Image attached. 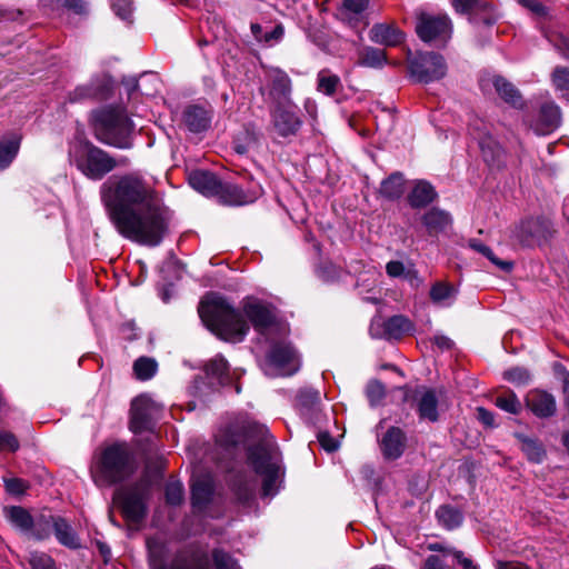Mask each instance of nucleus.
I'll return each mask as SVG.
<instances>
[{"label": "nucleus", "instance_id": "bb28decb", "mask_svg": "<svg viewBox=\"0 0 569 569\" xmlns=\"http://www.w3.org/2000/svg\"><path fill=\"white\" fill-rule=\"evenodd\" d=\"M561 124V110L553 101L543 103L540 108L539 123L535 129L538 134L555 131Z\"/></svg>", "mask_w": 569, "mask_h": 569}, {"label": "nucleus", "instance_id": "cd10ccee", "mask_svg": "<svg viewBox=\"0 0 569 569\" xmlns=\"http://www.w3.org/2000/svg\"><path fill=\"white\" fill-rule=\"evenodd\" d=\"M405 39V34L395 26L377 23L370 30V40L386 47H396Z\"/></svg>", "mask_w": 569, "mask_h": 569}, {"label": "nucleus", "instance_id": "4c0bfd02", "mask_svg": "<svg viewBox=\"0 0 569 569\" xmlns=\"http://www.w3.org/2000/svg\"><path fill=\"white\" fill-rule=\"evenodd\" d=\"M56 519L57 517L51 515H41L33 518V527L31 531H28V535L38 541L48 539L54 530Z\"/></svg>", "mask_w": 569, "mask_h": 569}, {"label": "nucleus", "instance_id": "f03ea898", "mask_svg": "<svg viewBox=\"0 0 569 569\" xmlns=\"http://www.w3.org/2000/svg\"><path fill=\"white\" fill-rule=\"evenodd\" d=\"M111 221L124 238L142 243V176L113 174L100 189Z\"/></svg>", "mask_w": 569, "mask_h": 569}, {"label": "nucleus", "instance_id": "c85d7f7f", "mask_svg": "<svg viewBox=\"0 0 569 569\" xmlns=\"http://www.w3.org/2000/svg\"><path fill=\"white\" fill-rule=\"evenodd\" d=\"M53 532L60 545L69 549H78L81 547L79 536L66 519L57 517Z\"/></svg>", "mask_w": 569, "mask_h": 569}, {"label": "nucleus", "instance_id": "a19ab883", "mask_svg": "<svg viewBox=\"0 0 569 569\" xmlns=\"http://www.w3.org/2000/svg\"><path fill=\"white\" fill-rule=\"evenodd\" d=\"M517 438L521 441V450L531 462L540 463L543 461L546 451L538 440L523 435H517Z\"/></svg>", "mask_w": 569, "mask_h": 569}, {"label": "nucleus", "instance_id": "b1692460", "mask_svg": "<svg viewBox=\"0 0 569 569\" xmlns=\"http://www.w3.org/2000/svg\"><path fill=\"white\" fill-rule=\"evenodd\" d=\"M212 110L201 106H189L183 111V122L191 132H202L209 129Z\"/></svg>", "mask_w": 569, "mask_h": 569}, {"label": "nucleus", "instance_id": "58836bf2", "mask_svg": "<svg viewBox=\"0 0 569 569\" xmlns=\"http://www.w3.org/2000/svg\"><path fill=\"white\" fill-rule=\"evenodd\" d=\"M405 191V180L401 173H392L383 180L380 186V193L387 199L395 200L402 196Z\"/></svg>", "mask_w": 569, "mask_h": 569}, {"label": "nucleus", "instance_id": "603ef678", "mask_svg": "<svg viewBox=\"0 0 569 569\" xmlns=\"http://www.w3.org/2000/svg\"><path fill=\"white\" fill-rule=\"evenodd\" d=\"M29 563L31 569H56L53 559L44 552H30Z\"/></svg>", "mask_w": 569, "mask_h": 569}, {"label": "nucleus", "instance_id": "7c9ffc66", "mask_svg": "<svg viewBox=\"0 0 569 569\" xmlns=\"http://www.w3.org/2000/svg\"><path fill=\"white\" fill-rule=\"evenodd\" d=\"M437 197L435 188L427 181H418L410 194L408 201L412 208H422L431 203Z\"/></svg>", "mask_w": 569, "mask_h": 569}, {"label": "nucleus", "instance_id": "2eb2a0df", "mask_svg": "<svg viewBox=\"0 0 569 569\" xmlns=\"http://www.w3.org/2000/svg\"><path fill=\"white\" fill-rule=\"evenodd\" d=\"M413 329L412 322L405 316H393L386 321L373 320L370 335L373 338L399 339Z\"/></svg>", "mask_w": 569, "mask_h": 569}, {"label": "nucleus", "instance_id": "72a5a7b5", "mask_svg": "<svg viewBox=\"0 0 569 569\" xmlns=\"http://www.w3.org/2000/svg\"><path fill=\"white\" fill-rule=\"evenodd\" d=\"M450 222V216L446 211L437 208L427 211L422 217V223L430 234L443 231Z\"/></svg>", "mask_w": 569, "mask_h": 569}, {"label": "nucleus", "instance_id": "052dcab7", "mask_svg": "<svg viewBox=\"0 0 569 569\" xmlns=\"http://www.w3.org/2000/svg\"><path fill=\"white\" fill-rule=\"evenodd\" d=\"M6 490L11 495H23L28 489V483L19 478L4 479Z\"/></svg>", "mask_w": 569, "mask_h": 569}, {"label": "nucleus", "instance_id": "6e6d98bb", "mask_svg": "<svg viewBox=\"0 0 569 569\" xmlns=\"http://www.w3.org/2000/svg\"><path fill=\"white\" fill-rule=\"evenodd\" d=\"M317 274L325 282H333L341 277L342 270L333 263H325L318 268Z\"/></svg>", "mask_w": 569, "mask_h": 569}, {"label": "nucleus", "instance_id": "4d7b16f0", "mask_svg": "<svg viewBox=\"0 0 569 569\" xmlns=\"http://www.w3.org/2000/svg\"><path fill=\"white\" fill-rule=\"evenodd\" d=\"M212 558L217 569H240L238 563L227 552L214 550Z\"/></svg>", "mask_w": 569, "mask_h": 569}, {"label": "nucleus", "instance_id": "e2e57ef3", "mask_svg": "<svg viewBox=\"0 0 569 569\" xmlns=\"http://www.w3.org/2000/svg\"><path fill=\"white\" fill-rule=\"evenodd\" d=\"M123 89L130 100L133 94L138 92L139 89V79L137 77H124L122 80Z\"/></svg>", "mask_w": 569, "mask_h": 569}, {"label": "nucleus", "instance_id": "a878e982", "mask_svg": "<svg viewBox=\"0 0 569 569\" xmlns=\"http://www.w3.org/2000/svg\"><path fill=\"white\" fill-rule=\"evenodd\" d=\"M188 182L193 190L207 197L217 196L221 184L214 173L204 170L190 172Z\"/></svg>", "mask_w": 569, "mask_h": 569}, {"label": "nucleus", "instance_id": "9d476101", "mask_svg": "<svg viewBox=\"0 0 569 569\" xmlns=\"http://www.w3.org/2000/svg\"><path fill=\"white\" fill-rule=\"evenodd\" d=\"M411 77L421 83L439 81L447 74L445 58L436 52H423L413 57L409 62Z\"/></svg>", "mask_w": 569, "mask_h": 569}, {"label": "nucleus", "instance_id": "1a4fd4ad", "mask_svg": "<svg viewBox=\"0 0 569 569\" xmlns=\"http://www.w3.org/2000/svg\"><path fill=\"white\" fill-rule=\"evenodd\" d=\"M553 223L546 217H535L521 220L512 234L522 246L533 247L547 243L553 237Z\"/></svg>", "mask_w": 569, "mask_h": 569}, {"label": "nucleus", "instance_id": "864d4df0", "mask_svg": "<svg viewBox=\"0 0 569 569\" xmlns=\"http://www.w3.org/2000/svg\"><path fill=\"white\" fill-rule=\"evenodd\" d=\"M503 378L515 385L523 386V385L529 383L530 373L527 369H525L522 367H515V368H511V369L505 371Z\"/></svg>", "mask_w": 569, "mask_h": 569}, {"label": "nucleus", "instance_id": "de8ad7c7", "mask_svg": "<svg viewBox=\"0 0 569 569\" xmlns=\"http://www.w3.org/2000/svg\"><path fill=\"white\" fill-rule=\"evenodd\" d=\"M39 2L44 8H49L51 10L56 9L59 6H62L74 11L78 14L84 13L87 9L84 0H39Z\"/></svg>", "mask_w": 569, "mask_h": 569}, {"label": "nucleus", "instance_id": "c756f323", "mask_svg": "<svg viewBox=\"0 0 569 569\" xmlns=\"http://www.w3.org/2000/svg\"><path fill=\"white\" fill-rule=\"evenodd\" d=\"M204 371L207 377L217 381L219 386H226L230 382L229 365L221 355L210 359L204 366Z\"/></svg>", "mask_w": 569, "mask_h": 569}, {"label": "nucleus", "instance_id": "ea45409f", "mask_svg": "<svg viewBox=\"0 0 569 569\" xmlns=\"http://www.w3.org/2000/svg\"><path fill=\"white\" fill-rule=\"evenodd\" d=\"M20 148V137L12 134L0 141V170L6 169L16 158Z\"/></svg>", "mask_w": 569, "mask_h": 569}, {"label": "nucleus", "instance_id": "8fccbe9b", "mask_svg": "<svg viewBox=\"0 0 569 569\" xmlns=\"http://www.w3.org/2000/svg\"><path fill=\"white\" fill-rule=\"evenodd\" d=\"M183 486L179 481H169L166 486V501L171 506H179L183 501Z\"/></svg>", "mask_w": 569, "mask_h": 569}, {"label": "nucleus", "instance_id": "f3484780", "mask_svg": "<svg viewBox=\"0 0 569 569\" xmlns=\"http://www.w3.org/2000/svg\"><path fill=\"white\" fill-rule=\"evenodd\" d=\"M378 442L383 458L396 460L406 449L407 437L399 427H390L381 436L378 433Z\"/></svg>", "mask_w": 569, "mask_h": 569}, {"label": "nucleus", "instance_id": "39448f33", "mask_svg": "<svg viewBox=\"0 0 569 569\" xmlns=\"http://www.w3.org/2000/svg\"><path fill=\"white\" fill-rule=\"evenodd\" d=\"M91 126L96 138L120 149H128L133 141V124L120 108H101L91 113Z\"/></svg>", "mask_w": 569, "mask_h": 569}, {"label": "nucleus", "instance_id": "37998d69", "mask_svg": "<svg viewBox=\"0 0 569 569\" xmlns=\"http://www.w3.org/2000/svg\"><path fill=\"white\" fill-rule=\"evenodd\" d=\"M129 429L139 436L142 432V396H136L129 409Z\"/></svg>", "mask_w": 569, "mask_h": 569}, {"label": "nucleus", "instance_id": "7ed1b4c3", "mask_svg": "<svg viewBox=\"0 0 569 569\" xmlns=\"http://www.w3.org/2000/svg\"><path fill=\"white\" fill-rule=\"evenodd\" d=\"M248 428V463L262 478V495L273 497L279 490L283 473L279 448L264 426L252 423Z\"/></svg>", "mask_w": 569, "mask_h": 569}, {"label": "nucleus", "instance_id": "9b49d317", "mask_svg": "<svg viewBox=\"0 0 569 569\" xmlns=\"http://www.w3.org/2000/svg\"><path fill=\"white\" fill-rule=\"evenodd\" d=\"M300 362L295 349L288 343L273 345L267 356L268 376H292L299 370Z\"/></svg>", "mask_w": 569, "mask_h": 569}, {"label": "nucleus", "instance_id": "aec40b11", "mask_svg": "<svg viewBox=\"0 0 569 569\" xmlns=\"http://www.w3.org/2000/svg\"><path fill=\"white\" fill-rule=\"evenodd\" d=\"M526 406L538 418H549L556 413L557 403L555 397L543 390L535 389L526 396Z\"/></svg>", "mask_w": 569, "mask_h": 569}, {"label": "nucleus", "instance_id": "c03bdc74", "mask_svg": "<svg viewBox=\"0 0 569 569\" xmlns=\"http://www.w3.org/2000/svg\"><path fill=\"white\" fill-rule=\"evenodd\" d=\"M551 81L555 89L561 93V98L569 100V68L556 67Z\"/></svg>", "mask_w": 569, "mask_h": 569}, {"label": "nucleus", "instance_id": "338daca9", "mask_svg": "<svg viewBox=\"0 0 569 569\" xmlns=\"http://www.w3.org/2000/svg\"><path fill=\"white\" fill-rule=\"evenodd\" d=\"M318 440L321 447L329 452L338 448L337 441L327 432L319 433Z\"/></svg>", "mask_w": 569, "mask_h": 569}, {"label": "nucleus", "instance_id": "e433bc0d", "mask_svg": "<svg viewBox=\"0 0 569 569\" xmlns=\"http://www.w3.org/2000/svg\"><path fill=\"white\" fill-rule=\"evenodd\" d=\"M387 62V54L382 49L366 47L359 52V66L378 69L382 68Z\"/></svg>", "mask_w": 569, "mask_h": 569}, {"label": "nucleus", "instance_id": "4468645a", "mask_svg": "<svg viewBox=\"0 0 569 569\" xmlns=\"http://www.w3.org/2000/svg\"><path fill=\"white\" fill-rule=\"evenodd\" d=\"M483 93H491L492 90L507 103L515 108L523 106L520 92L516 87L498 74L485 73L479 80Z\"/></svg>", "mask_w": 569, "mask_h": 569}, {"label": "nucleus", "instance_id": "ddd939ff", "mask_svg": "<svg viewBox=\"0 0 569 569\" xmlns=\"http://www.w3.org/2000/svg\"><path fill=\"white\" fill-rule=\"evenodd\" d=\"M451 29V21L447 16L421 14L416 26L419 38L425 42L445 41L450 37Z\"/></svg>", "mask_w": 569, "mask_h": 569}, {"label": "nucleus", "instance_id": "473e14b6", "mask_svg": "<svg viewBox=\"0 0 569 569\" xmlns=\"http://www.w3.org/2000/svg\"><path fill=\"white\" fill-rule=\"evenodd\" d=\"M8 521L18 530L28 533L33 527V517L30 512L19 506H12L4 509Z\"/></svg>", "mask_w": 569, "mask_h": 569}, {"label": "nucleus", "instance_id": "bf43d9fd", "mask_svg": "<svg viewBox=\"0 0 569 569\" xmlns=\"http://www.w3.org/2000/svg\"><path fill=\"white\" fill-rule=\"evenodd\" d=\"M112 9L122 20H129L132 13L130 0H112Z\"/></svg>", "mask_w": 569, "mask_h": 569}, {"label": "nucleus", "instance_id": "6ab92c4d", "mask_svg": "<svg viewBox=\"0 0 569 569\" xmlns=\"http://www.w3.org/2000/svg\"><path fill=\"white\" fill-rule=\"evenodd\" d=\"M214 489L213 478L209 473L193 475L191 485L192 507L202 511L211 501Z\"/></svg>", "mask_w": 569, "mask_h": 569}, {"label": "nucleus", "instance_id": "49530a36", "mask_svg": "<svg viewBox=\"0 0 569 569\" xmlns=\"http://www.w3.org/2000/svg\"><path fill=\"white\" fill-rule=\"evenodd\" d=\"M487 8H478L470 16V21L492 26L499 19V14L492 3L486 1Z\"/></svg>", "mask_w": 569, "mask_h": 569}, {"label": "nucleus", "instance_id": "09e8293b", "mask_svg": "<svg viewBox=\"0 0 569 569\" xmlns=\"http://www.w3.org/2000/svg\"><path fill=\"white\" fill-rule=\"evenodd\" d=\"M320 401V392L315 389H302L297 395V405L301 410H312Z\"/></svg>", "mask_w": 569, "mask_h": 569}, {"label": "nucleus", "instance_id": "f704fd0d", "mask_svg": "<svg viewBox=\"0 0 569 569\" xmlns=\"http://www.w3.org/2000/svg\"><path fill=\"white\" fill-rule=\"evenodd\" d=\"M456 296V288L448 282L438 281L430 289V299L439 307H450Z\"/></svg>", "mask_w": 569, "mask_h": 569}, {"label": "nucleus", "instance_id": "69168bd1", "mask_svg": "<svg viewBox=\"0 0 569 569\" xmlns=\"http://www.w3.org/2000/svg\"><path fill=\"white\" fill-rule=\"evenodd\" d=\"M421 569H448V567L439 556L430 555L425 560Z\"/></svg>", "mask_w": 569, "mask_h": 569}, {"label": "nucleus", "instance_id": "13d9d810", "mask_svg": "<svg viewBox=\"0 0 569 569\" xmlns=\"http://www.w3.org/2000/svg\"><path fill=\"white\" fill-rule=\"evenodd\" d=\"M369 4V0H343L342 13L343 14H360Z\"/></svg>", "mask_w": 569, "mask_h": 569}, {"label": "nucleus", "instance_id": "423d86ee", "mask_svg": "<svg viewBox=\"0 0 569 569\" xmlns=\"http://www.w3.org/2000/svg\"><path fill=\"white\" fill-rule=\"evenodd\" d=\"M69 156L78 170L92 180L102 179L107 173L120 166V162L110 157L106 151L86 140L81 132H78L74 140L70 143Z\"/></svg>", "mask_w": 569, "mask_h": 569}, {"label": "nucleus", "instance_id": "5701e85b", "mask_svg": "<svg viewBox=\"0 0 569 569\" xmlns=\"http://www.w3.org/2000/svg\"><path fill=\"white\" fill-rule=\"evenodd\" d=\"M417 412L421 420L436 422L439 419L438 397L433 389L421 388L416 391Z\"/></svg>", "mask_w": 569, "mask_h": 569}, {"label": "nucleus", "instance_id": "2f4dec72", "mask_svg": "<svg viewBox=\"0 0 569 569\" xmlns=\"http://www.w3.org/2000/svg\"><path fill=\"white\" fill-rule=\"evenodd\" d=\"M473 134L478 140L485 161L488 163L497 162L502 154V149L499 143L488 132L479 131Z\"/></svg>", "mask_w": 569, "mask_h": 569}, {"label": "nucleus", "instance_id": "c9c22d12", "mask_svg": "<svg viewBox=\"0 0 569 569\" xmlns=\"http://www.w3.org/2000/svg\"><path fill=\"white\" fill-rule=\"evenodd\" d=\"M342 88L339 76L332 73L329 69H322L317 73V91L332 97Z\"/></svg>", "mask_w": 569, "mask_h": 569}, {"label": "nucleus", "instance_id": "f8f14e48", "mask_svg": "<svg viewBox=\"0 0 569 569\" xmlns=\"http://www.w3.org/2000/svg\"><path fill=\"white\" fill-rule=\"evenodd\" d=\"M242 312L260 335H267L276 326V315L272 307L261 300H244Z\"/></svg>", "mask_w": 569, "mask_h": 569}, {"label": "nucleus", "instance_id": "0e129e2a", "mask_svg": "<svg viewBox=\"0 0 569 569\" xmlns=\"http://www.w3.org/2000/svg\"><path fill=\"white\" fill-rule=\"evenodd\" d=\"M492 264H495L497 268L505 272H510L513 269V262L508 260H501L499 259L493 251L491 250V254L485 256Z\"/></svg>", "mask_w": 569, "mask_h": 569}, {"label": "nucleus", "instance_id": "393cba45", "mask_svg": "<svg viewBox=\"0 0 569 569\" xmlns=\"http://www.w3.org/2000/svg\"><path fill=\"white\" fill-rule=\"evenodd\" d=\"M270 79V96L278 102H287L290 99L292 84L289 76L279 68H273L269 71Z\"/></svg>", "mask_w": 569, "mask_h": 569}, {"label": "nucleus", "instance_id": "774afa93", "mask_svg": "<svg viewBox=\"0 0 569 569\" xmlns=\"http://www.w3.org/2000/svg\"><path fill=\"white\" fill-rule=\"evenodd\" d=\"M496 569H530V567L523 562L498 560L496 561Z\"/></svg>", "mask_w": 569, "mask_h": 569}, {"label": "nucleus", "instance_id": "680f3d73", "mask_svg": "<svg viewBox=\"0 0 569 569\" xmlns=\"http://www.w3.org/2000/svg\"><path fill=\"white\" fill-rule=\"evenodd\" d=\"M19 441L16 436L9 431H0V451H17Z\"/></svg>", "mask_w": 569, "mask_h": 569}, {"label": "nucleus", "instance_id": "412c9836", "mask_svg": "<svg viewBox=\"0 0 569 569\" xmlns=\"http://www.w3.org/2000/svg\"><path fill=\"white\" fill-rule=\"evenodd\" d=\"M149 565L151 569H210L208 556L202 551L179 556L177 561L170 567L162 565L151 556Z\"/></svg>", "mask_w": 569, "mask_h": 569}, {"label": "nucleus", "instance_id": "0eeeda50", "mask_svg": "<svg viewBox=\"0 0 569 569\" xmlns=\"http://www.w3.org/2000/svg\"><path fill=\"white\" fill-rule=\"evenodd\" d=\"M171 214L160 199L144 190V246H158L169 230Z\"/></svg>", "mask_w": 569, "mask_h": 569}, {"label": "nucleus", "instance_id": "f257e3e1", "mask_svg": "<svg viewBox=\"0 0 569 569\" xmlns=\"http://www.w3.org/2000/svg\"><path fill=\"white\" fill-rule=\"evenodd\" d=\"M90 477L99 488L121 485L113 493V505L119 509L129 537L142 528V476L139 458L126 441L100 446L90 463Z\"/></svg>", "mask_w": 569, "mask_h": 569}, {"label": "nucleus", "instance_id": "a211bd4d", "mask_svg": "<svg viewBox=\"0 0 569 569\" xmlns=\"http://www.w3.org/2000/svg\"><path fill=\"white\" fill-rule=\"evenodd\" d=\"M112 89V80L103 74L91 81L90 84L77 87L70 94L71 102H81L88 99L103 100Z\"/></svg>", "mask_w": 569, "mask_h": 569}, {"label": "nucleus", "instance_id": "3c124183", "mask_svg": "<svg viewBox=\"0 0 569 569\" xmlns=\"http://www.w3.org/2000/svg\"><path fill=\"white\" fill-rule=\"evenodd\" d=\"M366 393L372 407L379 405L386 396L385 386L378 381L372 380L367 385Z\"/></svg>", "mask_w": 569, "mask_h": 569}, {"label": "nucleus", "instance_id": "a18cd8bd", "mask_svg": "<svg viewBox=\"0 0 569 569\" xmlns=\"http://www.w3.org/2000/svg\"><path fill=\"white\" fill-rule=\"evenodd\" d=\"M495 405L499 409L512 415H517L521 410V402L517 395L511 390H508L498 396L495 400Z\"/></svg>", "mask_w": 569, "mask_h": 569}, {"label": "nucleus", "instance_id": "dca6fc26", "mask_svg": "<svg viewBox=\"0 0 569 569\" xmlns=\"http://www.w3.org/2000/svg\"><path fill=\"white\" fill-rule=\"evenodd\" d=\"M261 194L258 184L243 189L236 183H221L217 197L220 202L228 206H244L254 202Z\"/></svg>", "mask_w": 569, "mask_h": 569}, {"label": "nucleus", "instance_id": "79ce46f5", "mask_svg": "<svg viewBox=\"0 0 569 569\" xmlns=\"http://www.w3.org/2000/svg\"><path fill=\"white\" fill-rule=\"evenodd\" d=\"M436 515L439 523L448 530L458 528L463 520L462 513L450 506H441Z\"/></svg>", "mask_w": 569, "mask_h": 569}, {"label": "nucleus", "instance_id": "6e6552de", "mask_svg": "<svg viewBox=\"0 0 569 569\" xmlns=\"http://www.w3.org/2000/svg\"><path fill=\"white\" fill-rule=\"evenodd\" d=\"M270 118L272 132L282 139L296 137L303 123L297 106L291 100L276 103L270 110Z\"/></svg>", "mask_w": 569, "mask_h": 569}, {"label": "nucleus", "instance_id": "20e7f679", "mask_svg": "<svg viewBox=\"0 0 569 569\" xmlns=\"http://www.w3.org/2000/svg\"><path fill=\"white\" fill-rule=\"evenodd\" d=\"M198 313L207 328L224 341L240 342L249 331L241 312L216 293L207 295L201 300Z\"/></svg>", "mask_w": 569, "mask_h": 569}, {"label": "nucleus", "instance_id": "5fc2aeb1", "mask_svg": "<svg viewBox=\"0 0 569 569\" xmlns=\"http://www.w3.org/2000/svg\"><path fill=\"white\" fill-rule=\"evenodd\" d=\"M452 6L458 13L469 16L478 8H487L486 0H452Z\"/></svg>", "mask_w": 569, "mask_h": 569}, {"label": "nucleus", "instance_id": "4be33fe9", "mask_svg": "<svg viewBox=\"0 0 569 569\" xmlns=\"http://www.w3.org/2000/svg\"><path fill=\"white\" fill-rule=\"evenodd\" d=\"M230 489L241 505H248L254 497L256 480L244 471L232 473L229 479Z\"/></svg>", "mask_w": 569, "mask_h": 569}]
</instances>
